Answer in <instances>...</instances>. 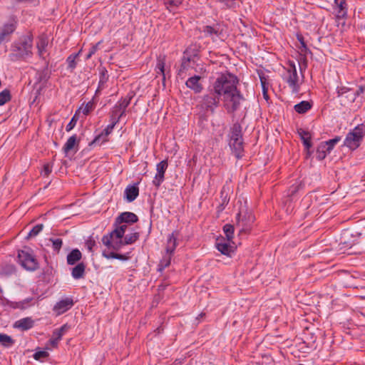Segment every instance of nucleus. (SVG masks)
I'll use <instances>...</instances> for the list:
<instances>
[{"instance_id": "f257e3e1", "label": "nucleus", "mask_w": 365, "mask_h": 365, "mask_svg": "<svg viewBox=\"0 0 365 365\" xmlns=\"http://www.w3.org/2000/svg\"><path fill=\"white\" fill-rule=\"evenodd\" d=\"M237 78L232 74H221L214 83L215 93L223 96L225 105L227 109L235 110L242 100V96L237 89Z\"/></svg>"}, {"instance_id": "f03ea898", "label": "nucleus", "mask_w": 365, "mask_h": 365, "mask_svg": "<svg viewBox=\"0 0 365 365\" xmlns=\"http://www.w3.org/2000/svg\"><path fill=\"white\" fill-rule=\"evenodd\" d=\"M123 235L122 229L113 230L110 235L104 236L103 243L109 249L118 250L123 246Z\"/></svg>"}, {"instance_id": "7ed1b4c3", "label": "nucleus", "mask_w": 365, "mask_h": 365, "mask_svg": "<svg viewBox=\"0 0 365 365\" xmlns=\"http://www.w3.org/2000/svg\"><path fill=\"white\" fill-rule=\"evenodd\" d=\"M284 69L285 71L282 74L283 79L289 84L293 91L297 92L299 83L296 66L294 63H289Z\"/></svg>"}, {"instance_id": "20e7f679", "label": "nucleus", "mask_w": 365, "mask_h": 365, "mask_svg": "<svg viewBox=\"0 0 365 365\" xmlns=\"http://www.w3.org/2000/svg\"><path fill=\"white\" fill-rule=\"evenodd\" d=\"M364 135V133L362 128L359 126L354 128L347 134L344 140V145L351 150L356 149L360 145Z\"/></svg>"}, {"instance_id": "39448f33", "label": "nucleus", "mask_w": 365, "mask_h": 365, "mask_svg": "<svg viewBox=\"0 0 365 365\" xmlns=\"http://www.w3.org/2000/svg\"><path fill=\"white\" fill-rule=\"evenodd\" d=\"M255 217L248 212H240L237 215L236 226L240 228V232H247L250 230L252 225L255 222Z\"/></svg>"}, {"instance_id": "423d86ee", "label": "nucleus", "mask_w": 365, "mask_h": 365, "mask_svg": "<svg viewBox=\"0 0 365 365\" xmlns=\"http://www.w3.org/2000/svg\"><path fill=\"white\" fill-rule=\"evenodd\" d=\"M18 257L23 267L27 270H35L38 267V262L35 257L28 250L19 252Z\"/></svg>"}, {"instance_id": "0eeeda50", "label": "nucleus", "mask_w": 365, "mask_h": 365, "mask_svg": "<svg viewBox=\"0 0 365 365\" xmlns=\"http://www.w3.org/2000/svg\"><path fill=\"white\" fill-rule=\"evenodd\" d=\"M16 51L21 57H27L31 53L32 38L30 36L24 37L21 41L15 46Z\"/></svg>"}, {"instance_id": "6e6552de", "label": "nucleus", "mask_w": 365, "mask_h": 365, "mask_svg": "<svg viewBox=\"0 0 365 365\" xmlns=\"http://www.w3.org/2000/svg\"><path fill=\"white\" fill-rule=\"evenodd\" d=\"M68 329V327L67 324H64L61 328L55 329L53 331L51 338L47 343L46 349H51L52 348H56L58 346V342L61 341L62 336Z\"/></svg>"}, {"instance_id": "1a4fd4ad", "label": "nucleus", "mask_w": 365, "mask_h": 365, "mask_svg": "<svg viewBox=\"0 0 365 365\" xmlns=\"http://www.w3.org/2000/svg\"><path fill=\"white\" fill-rule=\"evenodd\" d=\"M130 98H125L121 99L118 104L113 108L112 111V120L118 121L120 118L123 115L127 106L129 105Z\"/></svg>"}, {"instance_id": "9d476101", "label": "nucleus", "mask_w": 365, "mask_h": 365, "mask_svg": "<svg viewBox=\"0 0 365 365\" xmlns=\"http://www.w3.org/2000/svg\"><path fill=\"white\" fill-rule=\"evenodd\" d=\"M231 242L227 241V240L223 237H220L217 239L215 246L222 254L230 256L235 250V247L231 245Z\"/></svg>"}, {"instance_id": "9b49d317", "label": "nucleus", "mask_w": 365, "mask_h": 365, "mask_svg": "<svg viewBox=\"0 0 365 365\" xmlns=\"http://www.w3.org/2000/svg\"><path fill=\"white\" fill-rule=\"evenodd\" d=\"M168 168L167 160H162L156 166L157 173L153 180V184L158 187L164 180V174Z\"/></svg>"}, {"instance_id": "f8f14e48", "label": "nucleus", "mask_w": 365, "mask_h": 365, "mask_svg": "<svg viewBox=\"0 0 365 365\" xmlns=\"http://www.w3.org/2000/svg\"><path fill=\"white\" fill-rule=\"evenodd\" d=\"M73 304V300L68 298L57 302L53 307V311L57 316L61 315L70 309Z\"/></svg>"}, {"instance_id": "ddd939ff", "label": "nucleus", "mask_w": 365, "mask_h": 365, "mask_svg": "<svg viewBox=\"0 0 365 365\" xmlns=\"http://www.w3.org/2000/svg\"><path fill=\"white\" fill-rule=\"evenodd\" d=\"M138 221V217L133 212H125L122 213L115 219V224L120 225L122 223H134Z\"/></svg>"}, {"instance_id": "4468645a", "label": "nucleus", "mask_w": 365, "mask_h": 365, "mask_svg": "<svg viewBox=\"0 0 365 365\" xmlns=\"http://www.w3.org/2000/svg\"><path fill=\"white\" fill-rule=\"evenodd\" d=\"M201 76H194L188 78L186 81V86L193 90L195 93H200L202 90V86L200 83Z\"/></svg>"}, {"instance_id": "2eb2a0df", "label": "nucleus", "mask_w": 365, "mask_h": 365, "mask_svg": "<svg viewBox=\"0 0 365 365\" xmlns=\"http://www.w3.org/2000/svg\"><path fill=\"white\" fill-rule=\"evenodd\" d=\"M139 194V190L137 185H129L125 190V198L128 202L133 201Z\"/></svg>"}, {"instance_id": "dca6fc26", "label": "nucleus", "mask_w": 365, "mask_h": 365, "mask_svg": "<svg viewBox=\"0 0 365 365\" xmlns=\"http://www.w3.org/2000/svg\"><path fill=\"white\" fill-rule=\"evenodd\" d=\"M33 325H34V321L31 318L26 317V318L21 319L16 321L14 323V327L15 328H19L22 330H27V329L31 328L33 327Z\"/></svg>"}, {"instance_id": "f3484780", "label": "nucleus", "mask_w": 365, "mask_h": 365, "mask_svg": "<svg viewBox=\"0 0 365 365\" xmlns=\"http://www.w3.org/2000/svg\"><path fill=\"white\" fill-rule=\"evenodd\" d=\"M190 68L194 69L196 71L198 70L202 71L203 70L202 66H199L198 65L195 66V63L193 59H187L182 61L181 69L180 70V74H181L184 71L189 70Z\"/></svg>"}, {"instance_id": "a211bd4d", "label": "nucleus", "mask_w": 365, "mask_h": 365, "mask_svg": "<svg viewBox=\"0 0 365 365\" xmlns=\"http://www.w3.org/2000/svg\"><path fill=\"white\" fill-rule=\"evenodd\" d=\"M230 147L235 150L236 155L238 156L240 152L242 150V141L241 138L236 135L235 138H232L230 143Z\"/></svg>"}, {"instance_id": "6ab92c4d", "label": "nucleus", "mask_w": 365, "mask_h": 365, "mask_svg": "<svg viewBox=\"0 0 365 365\" xmlns=\"http://www.w3.org/2000/svg\"><path fill=\"white\" fill-rule=\"evenodd\" d=\"M218 103V100L212 96H205L202 100V106L206 108L213 109Z\"/></svg>"}, {"instance_id": "aec40b11", "label": "nucleus", "mask_w": 365, "mask_h": 365, "mask_svg": "<svg viewBox=\"0 0 365 365\" xmlns=\"http://www.w3.org/2000/svg\"><path fill=\"white\" fill-rule=\"evenodd\" d=\"M81 252L78 250L75 249L72 250L67 256L68 264H74L76 262L81 259Z\"/></svg>"}, {"instance_id": "412c9836", "label": "nucleus", "mask_w": 365, "mask_h": 365, "mask_svg": "<svg viewBox=\"0 0 365 365\" xmlns=\"http://www.w3.org/2000/svg\"><path fill=\"white\" fill-rule=\"evenodd\" d=\"M298 133L299 136L301 137V139L303 141L304 145H305L307 149H309L312 147L311 143V135L309 132L305 131L302 129H299L298 130Z\"/></svg>"}, {"instance_id": "4be33fe9", "label": "nucleus", "mask_w": 365, "mask_h": 365, "mask_svg": "<svg viewBox=\"0 0 365 365\" xmlns=\"http://www.w3.org/2000/svg\"><path fill=\"white\" fill-rule=\"evenodd\" d=\"M48 45V41L43 37H41L39 38L38 43H37V48H38V56L41 58H45V53H46V48Z\"/></svg>"}, {"instance_id": "5701e85b", "label": "nucleus", "mask_w": 365, "mask_h": 365, "mask_svg": "<svg viewBox=\"0 0 365 365\" xmlns=\"http://www.w3.org/2000/svg\"><path fill=\"white\" fill-rule=\"evenodd\" d=\"M330 151L331 150H329L327 148V144H324L323 142L317 148V158L319 160H323L326 158L327 155L330 153Z\"/></svg>"}, {"instance_id": "b1692460", "label": "nucleus", "mask_w": 365, "mask_h": 365, "mask_svg": "<svg viewBox=\"0 0 365 365\" xmlns=\"http://www.w3.org/2000/svg\"><path fill=\"white\" fill-rule=\"evenodd\" d=\"M177 246L176 237L173 234L169 236L167 242L166 252L171 255Z\"/></svg>"}, {"instance_id": "393cba45", "label": "nucleus", "mask_w": 365, "mask_h": 365, "mask_svg": "<svg viewBox=\"0 0 365 365\" xmlns=\"http://www.w3.org/2000/svg\"><path fill=\"white\" fill-rule=\"evenodd\" d=\"M336 4V9L337 10L338 16H344L346 14V2L345 0H334Z\"/></svg>"}, {"instance_id": "a878e982", "label": "nucleus", "mask_w": 365, "mask_h": 365, "mask_svg": "<svg viewBox=\"0 0 365 365\" xmlns=\"http://www.w3.org/2000/svg\"><path fill=\"white\" fill-rule=\"evenodd\" d=\"M14 30L15 25L14 24H6L0 34V42L4 41L5 37L11 34Z\"/></svg>"}, {"instance_id": "bb28decb", "label": "nucleus", "mask_w": 365, "mask_h": 365, "mask_svg": "<svg viewBox=\"0 0 365 365\" xmlns=\"http://www.w3.org/2000/svg\"><path fill=\"white\" fill-rule=\"evenodd\" d=\"M85 272V266L83 263H80L73 268L72 276L75 279L81 278Z\"/></svg>"}, {"instance_id": "cd10ccee", "label": "nucleus", "mask_w": 365, "mask_h": 365, "mask_svg": "<svg viewBox=\"0 0 365 365\" xmlns=\"http://www.w3.org/2000/svg\"><path fill=\"white\" fill-rule=\"evenodd\" d=\"M311 108V104L308 101H302L294 106V110L299 113H304Z\"/></svg>"}, {"instance_id": "c85d7f7f", "label": "nucleus", "mask_w": 365, "mask_h": 365, "mask_svg": "<svg viewBox=\"0 0 365 365\" xmlns=\"http://www.w3.org/2000/svg\"><path fill=\"white\" fill-rule=\"evenodd\" d=\"M113 122L110 125H108L105 129L102 132V133L99 135H98L93 140V143H96L97 141H98L101 138L102 136H104V137H107L113 130L115 125L116 124V123L118 121H116V120H112Z\"/></svg>"}, {"instance_id": "c756f323", "label": "nucleus", "mask_w": 365, "mask_h": 365, "mask_svg": "<svg viewBox=\"0 0 365 365\" xmlns=\"http://www.w3.org/2000/svg\"><path fill=\"white\" fill-rule=\"evenodd\" d=\"M139 237L138 232H132L126 235L123 238V246L126 245H130L135 242Z\"/></svg>"}, {"instance_id": "7c9ffc66", "label": "nucleus", "mask_w": 365, "mask_h": 365, "mask_svg": "<svg viewBox=\"0 0 365 365\" xmlns=\"http://www.w3.org/2000/svg\"><path fill=\"white\" fill-rule=\"evenodd\" d=\"M76 144V135H73L70 137L66 141L63 150L65 153H68L70 150H73Z\"/></svg>"}, {"instance_id": "2f4dec72", "label": "nucleus", "mask_w": 365, "mask_h": 365, "mask_svg": "<svg viewBox=\"0 0 365 365\" xmlns=\"http://www.w3.org/2000/svg\"><path fill=\"white\" fill-rule=\"evenodd\" d=\"M223 231L226 235L227 241H232L234 234V227L230 224H226L223 227Z\"/></svg>"}, {"instance_id": "473e14b6", "label": "nucleus", "mask_w": 365, "mask_h": 365, "mask_svg": "<svg viewBox=\"0 0 365 365\" xmlns=\"http://www.w3.org/2000/svg\"><path fill=\"white\" fill-rule=\"evenodd\" d=\"M259 77H260V82H261V85H262V93H263L264 98L266 101H268L269 96L267 94V91L269 88V83H267L265 77L261 76Z\"/></svg>"}, {"instance_id": "72a5a7b5", "label": "nucleus", "mask_w": 365, "mask_h": 365, "mask_svg": "<svg viewBox=\"0 0 365 365\" xmlns=\"http://www.w3.org/2000/svg\"><path fill=\"white\" fill-rule=\"evenodd\" d=\"M93 109H94L93 102L89 101L84 106L81 107L78 112H82L85 115H87Z\"/></svg>"}, {"instance_id": "f704fd0d", "label": "nucleus", "mask_w": 365, "mask_h": 365, "mask_svg": "<svg viewBox=\"0 0 365 365\" xmlns=\"http://www.w3.org/2000/svg\"><path fill=\"white\" fill-rule=\"evenodd\" d=\"M11 99L10 92L8 90H4L0 93V106L4 105Z\"/></svg>"}, {"instance_id": "c9c22d12", "label": "nucleus", "mask_w": 365, "mask_h": 365, "mask_svg": "<svg viewBox=\"0 0 365 365\" xmlns=\"http://www.w3.org/2000/svg\"><path fill=\"white\" fill-rule=\"evenodd\" d=\"M0 342L4 346H10L13 344V339L6 334H0Z\"/></svg>"}, {"instance_id": "e433bc0d", "label": "nucleus", "mask_w": 365, "mask_h": 365, "mask_svg": "<svg viewBox=\"0 0 365 365\" xmlns=\"http://www.w3.org/2000/svg\"><path fill=\"white\" fill-rule=\"evenodd\" d=\"M165 4L169 10H172L175 7H178L181 4L182 0H164Z\"/></svg>"}, {"instance_id": "4c0bfd02", "label": "nucleus", "mask_w": 365, "mask_h": 365, "mask_svg": "<svg viewBox=\"0 0 365 365\" xmlns=\"http://www.w3.org/2000/svg\"><path fill=\"white\" fill-rule=\"evenodd\" d=\"M81 51V50H80L78 53H76L75 55H71L70 56L68 57L67 63H68V67L70 68L73 69L76 68V58L80 54Z\"/></svg>"}, {"instance_id": "58836bf2", "label": "nucleus", "mask_w": 365, "mask_h": 365, "mask_svg": "<svg viewBox=\"0 0 365 365\" xmlns=\"http://www.w3.org/2000/svg\"><path fill=\"white\" fill-rule=\"evenodd\" d=\"M43 229V225H37L29 232L28 237L36 236Z\"/></svg>"}, {"instance_id": "ea45409f", "label": "nucleus", "mask_w": 365, "mask_h": 365, "mask_svg": "<svg viewBox=\"0 0 365 365\" xmlns=\"http://www.w3.org/2000/svg\"><path fill=\"white\" fill-rule=\"evenodd\" d=\"M341 138L339 137H336L331 140H329L328 141L324 142V144H327V148L329 150H331L334 145L339 142Z\"/></svg>"}, {"instance_id": "a19ab883", "label": "nucleus", "mask_w": 365, "mask_h": 365, "mask_svg": "<svg viewBox=\"0 0 365 365\" xmlns=\"http://www.w3.org/2000/svg\"><path fill=\"white\" fill-rule=\"evenodd\" d=\"M48 356V353L46 351H38L34 355V358L36 360H41L42 359L46 358Z\"/></svg>"}, {"instance_id": "79ce46f5", "label": "nucleus", "mask_w": 365, "mask_h": 365, "mask_svg": "<svg viewBox=\"0 0 365 365\" xmlns=\"http://www.w3.org/2000/svg\"><path fill=\"white\" fill-rule=\"evenodd\" d=\"M203 32L207 36H212L214 34L217 35V31L215 30V29L210 26H205L203 29Z\"/></svg>"}, {"instance_id": "37998d69", "label": "nucleus", "mask_w": 365, "mask_h": 365, "mask_svg": "<svg viewBox=\"0 0 365 365\" xmlns=\"http://www.w3.org/2000/svg\"><path fill=\"white\" fill-rule=\"evenodd\" d=\"M156 68L158 70V72H160L163 76V78H165V62H164V60L163 59H160L158 60V63H157V66H156Z\"/></svg>"}, {"instance_id": "c03bdc74", "label": "nucleus", "mask_w": 365, "mask_h": 365, "mask_svg": "<svg viewBox=\"0 0 365 365\" xmlns=\"http://www.w3.org/2000/svg\"><path fill=\"white\" fill-rule=\"evenodd\" d=\"M30 302V299H27L24 301H22V302H16L15 303V304L12 305V307L14 308H19V309H25L28 304Z\"/></svg>"}, {"instance_id": "a18cd8bd", "label": "nucleus", "mask_w": 365, "mask_h": 365, "mask_svg": "<svg viewBox=\"0 0 365 365\" xmlns=\"http://www.w3.org/2000/svg\"><path fill=\"white\" fill-rule=\"evenodd\" d=\"M77 113L73 115V117L71 118V121L68 123V124L66 126V130L70 131L76 125L77 122Z\"/></svg>"}, {"instance_id": "49530a36", "label": "nucleus", "mask_w": 365, "mask_h": 365, "mask_svg": "<svg viewBox=\"0 0 365 365\" xmlns=\"http://www.w3.org/2000/svg\"><path fill=\"white\" fill-rule=\"evenodd\" d=\"M53 247L56 250H60L62 245V240L61 239L51 240Z\"/></svg>"}, {"instance_id": "de8ad7c7", "label": "nucleus", "mask_w": 365, "mask_h": 365, "mask_svg": "<svg viewBox=\"0 0 365 365\" xmlns=\"http://www.w3.org/2000/svg\"><path fill=\"white\" fill-rule=\"evenodd\" d=\"M128 223H122V224H120V225H116L115 223V228L114 230H120V228L122 229V232H123V235L124 236L127 229H128V225H127Z\"/></svg>"}, {"instance_id": "09e8293b", "label": "nucleus", "mask_w": 365, "mask_h": 365, "mask_svg": "<svg viewBox=\"0 0 365 365\" xmlns=\"http://www.w3.org/2000/svg\"><path fill=\"white\" fill-rule=\"evenodd\" d=\"M170 263V255H168V257L165 258L160 263V266L162 267V269L168 267Z\"/></svg>"}, {"instance_id": "8fccbe9b", "label": "nucleus", "mask_w": 365, "mask_h": 365, "mask_svg": "<svg viewBox=\"0 0 365 365\" xmlns=\"http://www.w3.org/2000/svg\"><path fill=\"white\" fill-rule=\"evenodd\" d=\"M96 243L95 241L92 240H88L86 242V247L89 251H92L93 247L95 246Z\"/></svg>"}, {"instance_id": "3c124183", "label": "nucleus", "mask_w": 365, "mask_h": 365, "mask_svg": "<svg viewBox=\"0 0 365 365\" xmlns=\"http://www.w3.org/2000/svg\"><path fill=\"white\" fill-rule=\"evenodd\" d=\"M102 41L98 42L96 45L93 46L92 48L90 49V52L93 55L97 50L98 49L99 45L101 43Z\"/></svg>"}, {"instance_id": "603ef678", "label": "nucleus", "mask_w": 365, "mask_h": 365, "mask_svg": "<svg viewBox=\"0 0 365 365\" xmlns=\"http://www.w3.org/2000/svg\"><path fill=\"white\" fill-rule=\"evenodd\" d=\"M51 172V168L48 164L45 165L43 167V173L45 175H48Z\"/></svg>"}, {"instance_id": "864d4df0", "label": "nucleus", "mask_w": 365, "mask_h": 365, "mask_svg": "<svg viewBox=\"0 0 365 365\" xmlns=\"http://www.w3.org/2000/svg\"><path fill=\"white\" fill-rule=\"evenodd\" d=\"M115 255L116 253H114V252H110V253H106V252H103V255L107 258V259H111V258H114L115 259Z\"/></svg>"}, {"instance_id": "5fc2aeb1", "label": "nucleus", "mask_w": 365, "mask_h": 365, "mask_svg": "<svg viewBox=\"0 0 365 365\" xmlns=\"http://www.w3.org/2000/svg\"><path fill=\"white\" fill-rule=\"evenodd\" d=\"M115 259H120V260H126L128 259V257L125 255L116 254L115 255Z\"/></svg>"}, {"instance_id": "6e6d98bb", "label": "nucleus", "mask_w": 365, "mask_h": 365, "mask_svg": "<svg viewBox=\"0 0 365 365\" xmlns=\"http://www.w3.org/2000/svg\"><path fill=\"white\" fill-rule=\"evenodd\" d=\"M298 39L300 41L302 46L305 48L306 46H305V43L304 42L303 38L301 36H298Z\"/></svg>"}, {"instance_id": "4d7b16f0", "label": "nucleus", "mask_w": 365, "mask_h": 365, "mask_svg": "<svg viewBox=\"0 0 365 365\" xmlns=\"http://www.w3.org/2000/svg\"><path fill=\"white\" fill-rule=\"evenodd\" d=\"M92 56L93 54L89 51L86 56V59H89Z\"/></svg>"}, {"instance_id": "13d9d810", "label": "nucleus", "mask_w": 365, "mask_h": 365, "mask_svg": "<svg viewBox=\"0 0 365 365\" xmlns=\"http://www.w3.org/2000/svg\"><path fill=\"white\" fill-rule=\"evenodd\" d=\"M92 56L93 54L89 51L86 56V59H89Z\"/></svg>"}]
</instances>
